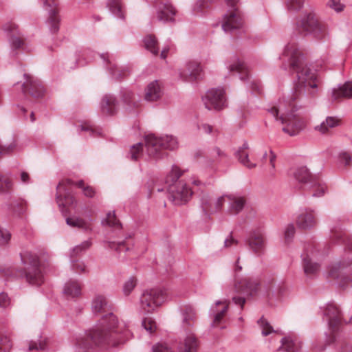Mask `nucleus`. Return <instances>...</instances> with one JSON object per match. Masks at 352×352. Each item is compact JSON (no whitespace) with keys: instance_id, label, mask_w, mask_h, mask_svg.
I'll return each instance as SVG.
<instances>
[{"instance_id":"f03ea898","label":"nucleus","mask_w":352,"mask_h":352,"mask_svg":"<svg viewBox=\"0 0 352 352\" xmlns=\"http://www.w3.org/2000/svg\"><path fill=\"white\" fill-rule=\"evenodd\" d=\"M111 303L102 294H98L92 301L94 314L100 316L97 327L84 336L76 338L75 345L78 352H88L96 346H117L128 338L129 332L124 324L118 322L111 311Z\"/></svg>"},{"instance_id":"052dcab7","label":"nucleus","mask_w":352,"mask_h":352,"mask_svg":"<svg viewBox=\"0 0 352 352\" xmlns=\"http://www.w3.org/2000/svg\"><path fill=\"white\" fill-rule=\"evenodd\" d=\"M10 305V298L5 293L0 294V307L5 308Z\"/></svg>"},{"instance_id":"4d7b16f0","label":"nucleus","mask_w":352,"mask_h":352,"mask_svg":"<svg viewBox=\"0 0 352 352\" xmlns=\"http://www.w3.org/2000/svg\"><path fill=\"white\" fill-rule=\"evenodd\" d=\"M13 210L18 214H22L26 209V203L23 200H19L16 204L13 206Z\"/></svg>"},{"instance_id":"f3484780","label":"nucleus","mask_w":352,"mask_h":352,"mask_svg":"<svg viewBox=\"0 0 352 352\" xmlns=\"http://www.w3.org/2000/svg\"><path fill=\"white\" fill-rule=\"evenodd\" d=\"M316 224L317 219L314 211L312 210H305L296 219L297 226L302 230L311 229L315 227Z\"/></svg>"},{"instance_id":"bf43d9fd","label":"nucleus","mask_w":352,"mask_h":352,"mask_svg":"<svg viewBox=\"0 0 352 352\" xmlns=\"http://www.w3.org/2000/svg\"><path fill=\"white\" fill-rule=\"evenodd\" d=\"M91 245V243L88 241L82 242L80 245L74 248V252L78 254V252L88 249Z\"/></svg>"},{"instance_id":"58836bf2","label":"nucleus","mask_w":352,"mask_h":352,"mask_svg":"<svg viewBox=\"0 0 352 352\" xmlns=\"http://www.w3.org/2000/svg\"><path fill=\"white\" fill-rule=\"evenodd\" d=\"M108 6L110 11L119 18H124L120 0H109Z\"/></svg>"},{"instance_id":"4c0bfd02","label":"nucleus","mask_w":352,"mask_h":352,"mask_svg":"<svg viewBox=\"0 0 352 352\" xmlns=\"http://www.w3.org/2000/svg\"><path fill=\"white\" fill-rule=\"evenodd\" d=\"M216 305L217 306L222 305L223 308L221 310L216 311L217 314L214 316V319L213 321V326H215V327L218 326L219 324V323L221 322L222 319L225 316V315L227 312V310L228 309L229 302H228L227 301H223V302L219 301L216 303Z\"/></svg>"},{"instance_id":"0e129e2a","label":"nucleus","mask_w":352,"mask_h":352,"mask_svg":"<svg viewBox=\"0 0 352 352\" xmlns=\"http://www.w3.org/2000/svg\"><path fill=\"white\" fill-rule=\"evenodd\" d=\"M15 146H16V145L14 143H12L9 146H6V147H3L0 145V157L2 155L9 153L12 152V151H14V149L15 148Z\"/></svg>"},{"instance_id":"b1692460","label":"nucleus","mask_w":352,"mask_h":352,"mask_svg":"<svg viewBox=\"0 0 352 352\" xmlns=\"http://www.w3.org/2000/svg\"><path fill=\"white\" fill-rule=\"evenodd\" d=\"M332 100L340 101L343 99L352 98V82H347L338 89H335L332 91Z\"/></svg>"},{"instance_id":"69168bd1","label":"nucleus","mask_w":352,"mask_h":352,"mask_svg":"<svg viewBox=\"0 0 352 352\" xmlns=\"http://www.w3.org/2000/svg\"><path fill=\"white\" fill-rule=\"evenodd\" d=\"M232 300L236 305H240L241 309L243 307L245 302L244 297L233 296Z\"/></svg>"},{"instance_id":"6e6d98bb","label":"nucleus","mask_w":352,"mask_h":352,"mask_svg":"<svg viewBox=\"0 0 352 352\" xmlns=\"http://www.w3.org/2000/svg\"><path fill=\"white\" fill-rule=\"evenodd\" d=\"M11 239V234L8 230L0 227V245H6Z\"/></svg>"},{"instance_id":"2f4dec72","label":"nucleus","mask_w":352,"mask_h":352,"mask_svg":"<svg viewBox=\"0 0 352 352\" xmlns=\"http://www.w3.org/2000/svg\"><path fill=\"white\" fill-rule=\"evenodd\" d=\"M287 291V287L284 282L280 281L277 284H276L274 280H272L270 283V285L269 286V289L267 292V296H276L277 298H280L283 296Z\"/></svg>"},{"instance_id":"de8ad7c7","label":"nucleus","mask_w":352,"mask_h":352,"mask_svg":"<svg viewBox=\"0 0 352 352\" xmlns=\"http://www.w3.org/2000/svg\"><path fill=\"white\" fill-rule=\"evenodd\" d=\"M258 323L261 329L263 336H267L273 332V327L265 318H261Z\"/></svg>"},{"instance_id":"f257e3e1","label":"nucleus","mask_w":352,"mask_h":352,"mask_svg":"<svg viewBox=\"0 0 352 352\" xmlns=\"http://www.w3.org/2000/svg\"><path fill=\"white\" fill-rule=\"evenodd\" d=\"M283 55L289 57L290 67L296 73L298 80L292 94L287 100L279 101L276 106L269 109V112L276 120L285 124L283 131L292 136L298 134L305 126V121L293 114L295 102L306 89L309 94L314 96L315 91L310 89L318 87L319 80L316 73L305 63L303 54L296 43H288Z\"/></svg>"},{"instance_id":"2eb2a0df","label":"nucleus","mask_w":352,"mask_h":352,"mask_svg":"<svg viewBox=\"0 0 352 352\" xmlns=\"http://www.w3.org/2000/svg\"><path fill=\"white\" fill-rule=\"evenodd\" d=\"M44 5L50 12L48 23L52 33H56L59 29L60 17L58 15L57 0H45Z\"/></svg>"},{"instance_id":"ea45409f","label":"nucleus","mask_w":352,"mask_h":352,"mask_svg":"<svg viewBox=\"0 0 352 352\" xmlns=\"http://www.w3.org/2000/svg\"><path fill=\"white\" fill-rule=\"evenodd\" d=\"M145 47L151 53L156 55L158 53V43L155 36L148 35L144 38Z\"/></svg>"},{"instance_id":"f704fd0d","label":"nucleus","mask_w":352,"mask_h":352,"mask_svg":"<svg viewBox=\"0 0 352 352\" xmlns=\"http://www.w3.org/2000/svg\"><path fill=\"white\" fill-rule=\"evenodd\" d=\"M248 144H243V147H241L237 152V157L239 162L243 164L244 166L249 168H252L256 166V164L251 162L248 158V153L247 152Z\"/></svg>"},{"instance_id":"39448f33","label":"nucleus","mask_w":352,"mask_h":352,"mask_svg":"<svg viewBox=\"0 0 352 352\" xmlns=\"http://www.w3.org/2000/svg\"><path fill=\"white\" fill-rule=\"evenodd\" d=\"M145 142L147 154L153 159L162 157L164 149L173 150L177 146L176 138L168 135L158 138L154 135H148L145 138Z\"/></svg>"},{"instance_id":"393cba45","label":"nucleus","mask_w":352,"mask_h":352,"mask_svg":"<svg viewBox=\"0 0 352 352\" xmlns=\"http://www.w3.org/2000/svg\"><path fill=\"white\" fill-rule=\"evenodd\" d=\"M226 201L229 203L228 213L236 214L240 212L244 207L245 200L242 197L235 195H226Z\"/></svg>"},{"instance_id":"20e7f679","label":"nucleus","mask_w":352,"mask_h":352,"mask_svg":"<svg viewBox=\"0 0 352 352\" xmlns=\"http://www.w3.org/2000/svg\"><path fill=\"white\" fill-rule=\"evenodd\" d=\"M181 175L182 172L179 168L174 166L166 179L167 183L173 182L169 186L168 190L173 201L177 205L187 202L192 194V190L185 183L182 181L177 182Z\"/></svg>"},{"instance_id":"49530a36","label":"nucleus","mask_w":352,"mask_h":352,"mask_svg":"<svg viewBox=\"0 0 352 352\" xmlns=\"http://www.w3.org/2000/svg\"><path fill=\"white\" fill-rule=\"evenodd\" d=\"M131 156L133 160H138L143 155V145L140 143L134 144L131 148Z\"/></svg>"},{"instance_id":"72a5a7b5","label":"nucleus","mask_w":352,"mask_h":352,"mask_svg":"<svg viewBox=\"0 0 352 352\" xmlns=\"http://www.w3.org/2000/svg\"><path fill=\"white\" fill-rule=\"evenodd\" d=\"M303 267L307 275H312L319 270L320 265L317 263L314 262L309 255L307 254L303 258Z\"/></svg>"},{"instance_id":"1a4fd4ad","label":"nucleus","mask_w":352,"mask_h":352,"mask_svg":"<svg viewBox=\"0 0 352 352\" xmlns=\"http://www.w3.org/2000/svg\"><path fill=\"white\" fill-rule=\"evenodd\" d=\"M203 100L208 109H221L226 104L225 91L223 89H212L206 94Z\"/></svg>"},{"instance_id":"c03bdc74","label":"nucleus","mask_w":352,"mask_h":352,"mask_svg":"<svg viewBox=\"0 0 352 352\" xmlns=\"http://www.w3.org/2000/svg\"><path fill=\"white\" fill-rule=\"evenodd\" d=\"M12 346L10 339L4 335H0V352H9Z\"/></svg>"},{"instance_id":"0eeeda50","label":"nucleus","mask_w":352,"mask_h":352,"mask_svg":"<svg viewBox=\"0 0 352 352\" xmlns=\"http://www.w3.org/2000/svg\"><path fill=\"white\" fill-rule=\"evenodd\" d=\"M167 290L164 288H153L143 292L140 306L145 313H153L161 307L167 298Z\"/></svg>"},{"instance_id":"603ef678","label":"nucleus","mask_w":352,"mask_h":352,"mask_svg":"<svg viewBox=\"0 0 352 352\" xmlns=\"http://www.w3.org/2000/svg\"><path fill=\"white\" fill-rule=\"evenodd\" d=\"M76 184L78 188H80L82 189L83 193L86 197H93L94 196V195H95L94 189L91 186H85L83 181H80V182H77Z\"/></svg>"},{"instance_id":"f8f14e48","label":"nucleus","mask_w":352,"mask_h":352,"mask_svg":"<svg viewBox=\"0 0 352 352\" xmlns=\"http://www.w3.org/2000/svg\"><path fill=\"white\" fill-rule=\"evenodd\" d=\"M324 314L328 318L329 326L333 333L342 324V318L340 310L336 305L329 304L325 309ZM334 340L335 337L332 334L327 339L328 344L333 342Z\"/></svg>"},{"instance_id":"6e6552de","label":"nucleus","mask_w":352,"mask_h":352,"mask_svg":"<svg viewBox=\"0 0 352 352\" xmlns=\"http://www.w3.org/2000/svg\"><path fill=\"white\" fill-rule=\"evenodd\" d=\"M239 0H226L227 5L230 8L225 15L222 28L225 31L238 30L242 28L243 21L237 8H235Z\"/></svg>"},{"instance_id":"a18cd8bd","label":"nucleus","mask_w":352,"mask_h":352,"mask_svg":"<svg viewBox=\"0 0 352 352\" xmlns=\"http://www.w3.org/2000/svg\"><path fill=\"white\" fill-rule=\"evenodd\" d=\"M105 223L109 226L114 227L116 228H121V224L117 219L114 212H109L107 213L105 219Z\"/></svg>"},{"instance_id":"5701e85b","label":"nucleus","mask_w":352,"mask_h":352,"mask_svg":"<svg viewBox=\"0 0 352 352\" xmlns=\"http://www.w3.org/2000/svg\"><path fill=\"white\" fill-rule=\"evenodd\" d=\"M4 30L12 33L13 36L12 38V47L14 49H20L24 45L23 38L19 34L18 26L10 22L3 26Z\"/></svg>"},{"instance_id":"9d476101","label":"nucleus","mask_w":352,"mask_h":352,"mask_svg":"<svg viewBox=\"0 0 352 352\" xmlns=\"http://www.w3.org/2000/svg\"><path fill=\"white\" fill-rule=\"evenodd\" d=\"M261 289L260 280L255 278L245 277L236 281L234 291L248 296H255Z\"/></svg>"},{"instance_id":"bb28decb","label":"nucleus","mask_w":352,"mask_h":352,"mask_svg":"<svg viewBox=\"0 0 352 352\" xmlns=\"http://www.w3.org/2000/svg\"><path fill=\"white\" fill-rule=\"evenodd\" d=\"M294 176L298 182L309 186L316 179L306 167H300L296 169L294 173Z\"/></svg>"},{"instance_id":"c85d7f7f","label":"nucleus","mask_w":352,"mask_h":352,"mask_svg":"<svg viewBox=\"0 0 352 352\" xmlns=\"http://www.w3.org/2000/svg\"><path fill=\"white\" fill-rule=\"evenodd\" d=\"M198 349V341L192 334L188 336L179 346L178 352H196Z\"/></svg>"},{"instance_id":"aec40b11","label":"nucleus","mask_w":352,"mask_h":352,"mask_svg":"<svg viewBox=\"0 0 352 352\" xmlns=\"http://www.w3.org/2000/svg\"><path fill=\"white\" fill-rule=\"evenodd\" d=\"M200 64L196 61L189 62L185 69L181 72V77L188 81L197 80L201 75Z\"/></svg>"},{"instance_id":"a878e982","label":"nucleus","mask_w":352,"mask_h":352,"mask_svg":"<svg viewBox=\"0 0 352 352\" xmlns=\"http://www.w3.org/2000/svg\"><path fill=\"white\" fill-rule=\"evenodd\" d=\"M102 58L106 62L107 69L114 78H120L127 74L128 72L122 67H118L116 64L110 59L108 54L102 55Z\"/></svg>"},{"instance_id":"4468645a","label":"nucleus","mask_w":352,"mask_h":352,"mask_svg":"<svg viewBox=\"0 0 352 352\" xmlns=\"http://www.w3.org/2000/svg\"><path fill=\"white\" fill-rule=\"evenodd\" d=\"M72 182L69 179L62 180L57 186L56 199L60 205L69 206L74 202V197L69 192Z\"/></svg>"},{"instance_id":"79ce46f5","label":"nucleus","mask_w":352,"mask_h":352,"mask_svg":"<svg viewBox=\"0 0 352 352\" xmlns=\"http://www.w3.org/2000/svg\"><path fill=\"white\" fill-rule=\"evenodd\" d=\"M138 280L135 276L129 277L124 283L123 292L125 296H129L137 285Z\"/></svg>"},{"instance_id":"37998d69","label":"nucleus","mask_w":352,"mask_h":352,"mask_svg":"<svg viewBox=\"0 0 352 352\" xmlns=\"http://www.w3.org/2000/svg\"><path fill=\"white\" fill-rule=\"evenodd\" d=\"M338 159L341 164L345 167L352 166V154L348 151H341L338 154Z\"/></svg>"},{"instance_id":"3c124183","label":"nucleus","mask_w":352,"mask_h":352,"mask_svg":"<svg viewBox=\"0 0 352 352\" xmlns=\"http://www.w3.org/2000/svg\"><path fill=\"white\" fill-rule=\"evenodd\" d=\"M142 325L150 333H153L157 329L155 320L151 317L145 318L142 321Z\"/></svg>"},{"instance_id":"a211bd4d","label":"nucleus","mask_w":352,"mask_h":352,"mask_svg":"<svg viewBox=\"0 0 352 352\" xmlns=\"http://www.w3.org/2000/svg\"><path fill=\"white\" fill-rule=\"evenodd\" d=\"M248 245L252 252L260 256L263 254L265 249V239L260 231L253 232L248 240Z\"/></svg>"},{"instance_id":"c9c22d12","label":"nucleus","mask_w":352,"mask_h":352,"mask_svg":"<svg viewBox=\"0 0 352 352\" xmlns=\"http://www.w3.org/2000/svg\"><path fill=\"white\" fill-rule=\"evenodd\" d=\"M67 223L74 228H78L85 230H91V223L81 218L70 217L67 219Z\"/></svg>"},{"instance_id":"680f3d73","label":"nucleus","mask_w":352,"mask_h":352,"mask_svg":"<svg viewBox=\"0 0 352 352\" xmlns=\"http://www.w3.org/2000/svg\"><path fill=\"white\" fill-rule=\"evenodd\" d=\"M295 234V228L294 225L289 224L285 229V236L286 239H289L294 236Z\"/></svg>"},{"instance_id":"e2e57ef3","label":"nucleus","mask_w":352,"mask_h":352,"mask_svg":"<svg viewBox=\"0 0 352 352\" xmlns=\"http://www.w3.org/2000/svg\"><path fill=\"white\" fill-rule=\"evenodd\" d=\"M73 267L78 273L85 272L86 271V266L84 263L81 261H76L73 264Z\"/></svg>"},{"instance_id":"423d86ee","label":"nucleus","mask_w":352,"mask_h":352,"mask_svg":"<svg viewBox=\"0 0 352 352\" xmlns=\"http://www.w3.org/2000/svg\"><path fill=\"white\" fill-rule=\"evenodd\" d=\"M21 260L25 265V272H19L18 276H25L27 281L32 285H41L43 276L39 267L38 256L27 252L21 254Z\"/></svg>"},{"instance_id":"9b49d317","label":"nucleus","mask_w":352,"mask_h":352,"mask_svg":"<svg viewBox=\"0 0 352 352\" xmlns=\"http://www.w3.org/2000/svg\"><path fill=\"white\" fill-rule=\"evenodd\" d=\"M349 272H352V259L350 258L334 263L329 269V275L335 279L340 278L344 285L351 279L346 276Z\"/></svg>"},{"instance_id":"864d4df0","label":"nucleus","mask_w":352,"mask_h":352,"mask_svg":"<svg viewBox=\"0 0 352 352\" xmlns=\"http://www.w3.org/2000/svg\"><path fill=\"white\" fill-rule=\"evenodd\" d=\"M327 6L336 12H340L344 10L345 6L341 3L340 0H329Z\"/></svg>"},{"instance_id":"5fc2aeb1","label":"nucleus","mask_w":352,"mask_h":352,"mask_svg":"<svg viewBox=\"0 0 352 352\" xmlns=\"http://www.w3.org/2000/svg\"><path fill=\"white\" fill-rule=\"evenodd\" d=\"M46 347V341L45 340H39L38 341H32L29 344V351L33 350H44Z\"/></svg>"},{"instance_id":"338daca9","label":"nucleus","mask_w":352,"mask_h":352,"mask_svg":"<svg viewBox=\"0 0 352 352\" xmlns=\"http://www.w3.org/2000/svg\"><path fill=\"white\" fill-rule=\"evenodd\" d=\"M251 88L253 91H255L257 94H260L261 92L260 84L256 81L252 82Z\"/></svg>"},{"instance_id":"8fccbe9b","label":"nucleus","mask_w":352,"mask_h":352,"mask_svg":"<svg viewBox=\"0 0 352 352\" xmlns=\"http://www.w3.org/2000/svg\"><path fill=\"white\" fill-rule=\"evenodd\" d=\"M305 0H287L286 6L290 11H298L302 8Z\"/></svg>"},{"instance_id":"cd10ccee","label":"nucleus","mask_w":352,"mask_h":352,"mask_svg":"<svg viewBox=\"0 0 352 352\" xmlns=\"http://www.w3.org/2000/svg\"><path fill=\"white\" fill-rule=\"evenodd\" d=\"M101 109L104 114H114L117 110V103L115 98L112 96H105L101 102Z\"/></svg>"},{"instance_id":"774afa93","label":"nucleus","mask_w":352,"mask_h":352,"mask_svg":"<svg viewBox=\"0 0 352 352\" xmlns=\"http://www.w3.org/2000/svg\"><path fill=\"white\" fill-rule=\"evenodd\" d=\"M270 163L273 168H275V160H276V155L274 153V152L270 151Z\"/></svg>"},{"instance_id":"7c9ffc66","label":"nucleus","mask_w":352,"mask_h":352,"mask_svg":"<svg viewBox=\"0 0 352 352\" xmlns=\"http://www.w3.org/2000/svg\"><path fill=\"white\" fill-rule=\"evenodd\" d=\"M81 285L78 282L69 280L65 285L64 294L67 297L76 298L81 294Z\"/></svg>"},{"instance_id":"7ed1b4c3","label":"nucleus","mask_w":352,"mask_h":352,"mask_svg":"<svg viewBox=\"0 0 352 352\" xmlns=\"http://www.w3.org/2000/svg\"><path fill=\"white\" fill-rule=\"evenodd\" d=\"M297 29L300 32L311 34L319 41L325 40L329 34L327 24L321 21L314 12H309L298 21Z\"/></svg>"},{"instance_id":"4be33fe9","label":"nucleus","mask_w":352,"mask_h":352,"mask_svg":"<svg viewBox=\"0 0 352 352\" xmlns=\"http://www.w3.org/2000/svg\"><path fill=\"white\" fill-rule=\"evenodd\" d=\"M162 95L161 85L158 81L149 83L144 90V99L148 102L158 100Z\"/></svg>"},{"instance_id":"e433bc0d","label":"nucleus","mask_w":352,"mask_h":352,"mask_svg":"<svg viewBox=\"0 0 352 352\" xmlns=\"http://www.w3.org/2000/svg\"><path fill=\"white\" fill-rule=\"evenodd\" d=\"M309 187L311 189L314 197H320L325 193V185L316 178Z\"/></svg>"},{"instance_id":"dca6fc26","label":"nucleus","mask_w":352,"mask_h":352,"mask_svg":"<svg viewBox=\"0 0 352 352\" xmlns=\"http://www.w3.org/2000/svg\"><path fill=\"white\" fill-rule=\"evenodd\" d=\"M24 77L26 81L23 85V91L34 97L38 98L41 96L43 93L41 82L27 74L24 75Z\"/></svg>"},{"instance_id":"412c9836","label":"nucleus","mask_w":352,"mask_h":352,"mask_svg":"<svg viewBox=\"0 0 352 352\" xmlns=\"http://www.w3.org/2000/svg\"><path fill=\"white\" fill-rule=\"evenodd\" d=\"M226 201V195L219 197L213 200H204L202 204L204 211L207 214H212L220 211Z\"/></svg>"},{"instance_id":"6ab92c4d","label":"nucleus","mask_w":352,"mask_h":352,"mask_svg":"<svg viewBox=\"0 0 352 352\" xmlns=\"http://www.w3.org/2000/svg\"><path fill=\"white\" fill-rule=\"evenodd\" d=\"M342 119L337 116H327L320 124L315 126V130L322 135H329L331 130L342 124Z\"/></svg>"},{"instance_id":"09e8293b","label":"nucleus","mask_w":352,"mask_h":352,"mask_svg":"<svg viewBox=\"0 0 352 352\" xmlns=\"http://www.w3.org/2000/svg\"><path fill=\"white\" fill-rule=\"evenodd\" d=\"M195 313L193 309L190 307H186L184 313V322L190 325L191 322L195 320Z\"/></svg>"},{"instance_id":"a19ab883","label":"nucleus","mask_w":352,"mask_h":352,"mask_svg":"<svg viewBox=\"0 0 352 352\" xmlns=\"http://www.w3.org/2000/svg\"><path fill=\"white\" fill-rule=\"evenodd\" d=\"M12 182L6 175L0 173V192H8L12 190Z\"/></svg>"},{"instance_id":"ddd939ff","label":"nucleus","mask_w":352,"mask_h":352,"mask_svg":"<svg viewBox=\"0 0 352 352\" xmlns=\"http://www.w3.org/2000/svg\"><path fill=\"white\" fill-rule=\"evenodd\" d=\"M155 6L157 9V18L160 21L172 22L177 13L170 0H157Z\"/></svg>"},{"instance_id":"473e14b6","label":"nucleus","mask_w":352,"mask_h":352,"mask_svg":"<svg viewBox=\"0 0 352 352\" xmlns=\"http://www.w3.org/2000/svg\"><path fill=\"white\" fill-rule=\"evenodd\" d=\"M282 345L280 349L286 352H298L301 348V344L296 342L289 337L285 338L281 341Z\"/></svg>"},{"instance_id":"13d9d810","label":"nucleus","mask_w":352,"mask_h":352,"mask_svg":"<svg viewBox=\"0 0 352 352\" xmlns=\"http://www.w3.org/2000/svg\"><path fill=\"white\" fill-rule=\"evenodd\" d=\"M153 352H173L166 344L158 343L153 347Z\"/></svg>"},{"instance_id":"c756f323","label":"nucleus","mask_w":352,"mask_h":352,"mask_svg":"<svg viewBox=\"0 0 352 352\" xmlns=\"http://www.w3.org/2000/svg\"><path fill=\"white\" fill-rule=\"evenodd\" d=\"M229 71L233 74H238L241 80H244L249 76V72L246 65L242 61H235L229 66Z\"/></svg>"}]
</instances>
